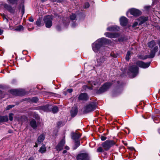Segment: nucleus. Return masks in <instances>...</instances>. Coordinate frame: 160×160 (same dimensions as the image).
<instances>
[{
    "mask_svg": "<svg viewBox=\"0 0 160 160\" xmlns=\"http://www.w3.org/2000/svg\"><path fill=\"white\" fill-rule=\"evenodd\" d=\"M100 138L102 141L105 140L107 139V138L106 137L102 136Z\"/></svg>",
    "mask_w": 160,
    "mask_h": 160,
    "instance_id": "58836bf2",
    "label": "nucleus"
},
{
    "mask_svg": "<svg viewBox=\"0 0 160 160\" xmlns=\"http://www.w3.org/2000/svg\"><path fill=\"white\" fill-rule=\"evenodd\" d=\"M150 62H144L142 61H138L137 62L136 64L138 66L141 68H146L150 66Z\"/></svg>",
    "mask_w": 160,
    "mask_h": 160,
    "instance_id": "0eeeda50",
    "label": "nucleus"
},
{
    "mask_svg": "<svg viewBox=\"0 0 160 160\" xmlns=\"http://www.w3.org/2000/svg\"><path fill=\"white\" fill-rule=\"evenodd\" d=\"M34 158L33 157H31L29 158L28 160H34Z\"/></svg>",
    "mask_w": 160,
    "mask_h": 160,
    "instance_id": "49530a36",
    "label": "nucleus"
},
{
    "mask_svg": "<svg viewBox=\"0 0 160 160\" xmlns=\"http://www.w3.org/2000/svg\"><path fill=\"white\" fill-rule=\"evenodd\" d=\"M13 114L12 113H10L9 114V119L10 120L12 121L13 120Z\"/></svg>",
    "mask_w": 160,
    "mask_h": 160,
    "instance_id": "72a5a7b5",
    "label": "nucleus"
},
{
    "mask_svg": "<svg viewBox=\"0 0 160 160\" xmlns=\"http://www.w3.org/2000/svg\"><path fill=\"white\" fill-rule=\"evenodd\" d=\"M72 27H74V26H75V25H74V24H72Z\"/></svg>",
    "mask_w": 160,
    "mask_h": 160,
    "instance_id": "864d4df0",
    "label": "nucleus"
},
{
    "mask_svg": "<svg viewBox=\"0 0 160 160\" xmlns=\"http://www.w3.org/2000/svg\"><path fill=\"white\" fill-rule=\"evenodd\" d=\"M110 82L106 83L101 87L97 92V93L100 94L106 91L111 86Z\"/></svg>",
    "mask_w": 160,
    "mask_h": 160,
    "instance_id": "39448f33",
    "label": "nucleus"
},
{
    "mask_svg": "<svg viewBox=\"0 0 160 160\" xmlns=\"http://www.w3.org/2000/svg\"><path fill=\"white\" fill-rule=\"evenodd\" d=\"M3 19L4 20H5L6 22H8V19L6 18V16L3 15L2 16Z\"/></svg>",
    "mask_w": 160,
    "mask_h": 160,
    "instance_id": "ea45409f",
    "label": "nucleus"
},
{
    "mask_svg": "<svg viewBox=\"0 0 160 160\" xmlns=\"http://www.w3.org/2000/svg\"><path fill=\"white\" fill-rule=\"evenodd\" d=\"M81 136V135L79 133H73L72 135V138L74 140H78Z\"/></svg>",
    "mask_w": 160,
    "mask_h": 160,
    "instance_id": "6ab92c4d",
    "label": "nucleus"
},
{
    "mask_svg": "<svg viewBox=\"0 0 160 160\" xmlns=\"http://www.w3.org/2000/svg\"><path fill=\"white\" fill-rule=\"evenodd\" d=\"M75 142V147L74 148V149H76L80 145V142L78 140H74Z\"/></svg>",
    "mask_w": 160,
    "mask_h": 160,
    "instance_id": "393cba45",
    "label": "nucleus"
},
{
    "mask_svg": "<svg viewBox=\"0 0 160 160\" xmlns=\"http://www.w3.org/2000/svg\"><path fill=\"white\" fill-rule=\"evenodd\" d=\"M138 68L134 65L130 67L129 68L130 71L135 75L134 77L138 73Z\"/></svg>",
    "mask_w": 160,
    "mask_h": 160,
    "instance_id": "9b49d317",
    "label": "nucleus"
},
{
    "mask_svg": "<svg viewBox=\"0 0 160 160\" xmlns=\"http://www.w3.org/2000/svg\"><path fill=\"white\" fill-rule=\"evenodd\" d=\"M131 53L129 51H128L126 57V59L127 61H128L130 59Z\"/></svg>",
    "mask_w": 160,
    "mask_h": 160,
    "instance_id": "bb28decb",
    "label": "nucleus"
},
{
    "mask_svg": "<svg viewBox=\"0 0 160 160\" xmlns=\"http://www.w3.org/2000/svg\"><path fill=\"white\" fill-rule=\"evenodd\" d=\"M88 156L86 153H81L78 154L77 157V160H87Z\"/></svg>",
    "mask_w": 160,
    "mask_h": 160,
    "instance_id": "6e6552de",
    "label": "nucleus"
},
{
    "mask_svg": "<svg viewBox=\"0 0 160 160\" xmlns=\"http://www.w3.org/2000/svg\"><path fill=\"white\" fill-rule=\"evenodd\" d=\"M65 142L64 139L62 140L56 146V150L59 151L62 149Z\"/></svg>",
    "mask_w": 160,
    "mask_h": 160,
    "instance_id": "1a4fd4ad",
    "label": "nucleus"
},
{
    "mask_svg": "<svg viewBox=\"0 0 160 160\" xmlns=\"http://www.w3.org/2000/svg\"><path fill=\"white\" fill-rule=\"evenodd\" d=\"M97 151L98 152H101L104 151L103 149L101 147L98 148L97 149Z\"/></svg>",
    "mask_w": 160,
    "mask_h": 160,
    "instance_id": "7c9ffc66",
    "label": "nucleus"
},
{
    "mask_svg": "<svg viewBox=\"0 0 160 160\" xmlns=\"http://www.w3.org/2000/svg\"><path fill=\"white\" fill-rule=\"evenodd\" d=\"M148 19V18L147 17H140L138 19V21L139 22V25H141L144 23Z\"/></svg>",
    "mask_w": 160,
    "mask_h": 160,
    "instance_id": "f3484780",
    "label": "nucleus"
},
{
    "mask_svg": "<svg viewBox=\"0 0 160 160\" xmlns=\"http://www.w3.org/2000/svg\"><path fill=\"white\" fill-rule=\"evenodd\" d=\"M52 2H60V1H59V0H58V1H57V0H50Z\"/></svg>",
    "mask_w": 160,
    "mask_h": 160,
    "instance_id": "c03bdc74",
    "label": "nucleus"
},
{
    "mask_svg": "<svg viewBox=\"0 0 160 160\" xmlns=\"http://www.w3.org/2000/svg\"><path fill=\"white\" fill-rule=\"evenodd\" d=\"M41 19L39 18L38 19L36 22V24L38 27H40L43 25V24L41 23Z\"/></svg>",
    "mask_w": 160,
    "mask_h": 160,
    "instance_id": "b1692460",
    "label": "nucleus"
},
{
    "mask_svg": "<svg viewBox=\"0 0 160 160\" xmlns=\"http://www.w3.org/2000/svg\"><path fill=\"white\" fill-rule=\"evenodd\" d=\"M11 93L13 94L14 95H16L17 94V90H12L11 91Z\"/></svg>",
    "mask_w": 160,
    "mask_h": 160,
    "instance_id": "e433bc0d",
    "label": "nucleus"
},
{
    "mask_svg": "<svg viewBox=\"0 0 160 160\" xmlns=\"http://www.w3.org/2000/svg\"><path fill=\"white\" fill-rule=\"evenodd\" d=\"M78 109L76 108H72L71 111V113L72 116L74 117L77 114Z\"/></svg>",
    "mask_w": 160,
    "mask_h": 160,
    "instance_id": "412c9836",
    "label": "nucleus"
},
{
    "mask_svg": "<svg viewBox=\"0 0 160 160\" xmlns=\"http://www.w3.org/2000/svg\"><path fill=\"white\" fill-rule=\"evenodd\" d=\"M65 148L66 149H67V150H69V147L68 146H65Z\"/></svg>",
    "mask_w": 160,
    "mask_h": 160,
    "instance_id": "3c124183",
    "label": "nucleus"
},
{
    "mask_svg": "<svg viewBox=\"0 0 160 160\" xmlns=\"http://www.w3.org/2000/svg\"><path fill=\"white\" fill-rule=\"evenodd\" d=\"M29 20L30 22H33L34 21L32 17L30 18Z\"/></svg>",
    "mask_w": 160,
    "mask_h": 160,
    "instance_id": "37998d69",
    "label": "nucleus"
},
{
    "mask_svg": "<svg viewBox=\"0 0 160 160\" xmlns=\"http://www.w3.org/2000/svg\"><path fill=\"white\" fill-rule=\"evenodd\" d=\"M138 24V23L137 22H135L132 25L133 27L136 26Z\"/></svg>",
    "mask_w": 160,
    "mask_h": 160,
    "instance_id": "a19ab883",
    "label": "nucleus"
},
{
    "mask_svg": "<svg viewBox=\"0 0 160 160\" xmlns=\"http://www.w3.org/2000/svg\"><path fill=\"white\" fill-rule=\"evenodd\" d=\"M67 92L69 93H71L72 92V89H69L67 90Z\"/></svg>",
    "mask_w": 160,
    "mask_h": 160,
    "instance_id": "79ce46f5",
    "label": "nucleus"
},
{
    "mask_svg": "<svg viewBox=\"0 0 160 160\" xmlns=\"http://www.w3.org/2000/svg\"><path fill=\"white\" fill-rule=\"evenodd\" d=\"M130 12L131 14L135 16H139L141 14V12L139 10L135 9H131Z\"/></svg>",
    "mask_w": 160,
    "mask_h": 160,
    "instance_id": "9d476101",
    "label": "nucleus"
},
{
    "mask_svg": "<svg viewBox=\"0 0 160 160\" xmlns=\"http://www.w3.org/2000/svg\"><path fill=\"white\" fill-rule=\"evenodd\" d=\"M14 105H8V106L7 107V108H6V110H8L9 109H10V108H12L13 107H14Z\"/></svg>",
    "mask_w": 160,
    "mask_h": 160,
    "instance_id": "f704fd0d",
    "label": "nucleus"
},
{
    "mask_svg": "<svg viewBox=\"0 0 160 160\" xmlns=\"http://www.w3.org/2000/svg\"><path fill=\"white\" fill-rule=\"evenodd\" d=\"M106 59L107 57L105 56H103L98 59L97 62L98 65L99 66L101 65Z\"/></svg>",
    "mask_w": 160,
    "mask_h": 160,
    "instance_id": "ddd939ff",
    "label": "nucleus"
},
{
    "mask_svg": "<svg viewBox=\"0 0 160 160\" xmlns=\"http://www.w3.org/2000/svg\"><path fill=\"white\" fill-rule=\"evenodd\" d=\"M106 42L105 38H101L97 40L92 45V48L93 50L96 52H98L100 49L103 48L102 46L105 44Z\"/></svg>",
    "mask_w": 160,
    "mask_h": 160,
    "instance_id": "f257e3e1",
    "label": "nucleus"
},
{
    "mask_svg": "<svg viewBox=\"0 0 160 160\" xmlns=\"http://www.w3.org/2000/svg\"><path fill=\"white\" fill-rule=\"evenodd\" d=\"M148 47L151 49L150 54L148 56L145 58H152L155 55V53L158 50V47L156 46V43L154 41H152L148 43Z\"/></svg>",
    "mask_w": 160,
    "mask_h": 160,
    "instance_id": "f03ea898",
    "label": "nucleus"
},
{
    "mask_svg": "<svg viewBox=\"0 0 160 160\" xmlns=\"http://www.w3.org/2000/svg\"><path fill=\"white\" fill-rule=\"evenodd\" d=\"M0 122H2V116H0Z\"/></svg>",
    "mask_w": 160,
    "mask_h": 160,
    "instance_id": "8fccbe9b",
    "label": "nucleus"
},
{
    "mask_svg": "<svg viewBox=\"0 0 160 160\" xmlns=\"http://www.w3.org/2000/svg\"><path fill=\"white\" fill-rule=\"evenodd\" d=\"M108 31H118L119 30V28L117 26H113L108 27L107 29Z\"/></svg>",
    "mask_w": 160,
    "mask_h": 160,
    "instance_id": "a211bd4d",
    "label": "nucleus"
},
{
    "mask_svg": "<svg viewBox=\"0 0 160 160\" xmlns=\"http://www.w3.org/2000/svg\"><path fill=\"white\" fill-rule=\"evenodd\" d=\"M18 0H8L11 3L13 4L17 2Z\"/></svg>",
    "mask_w": 160,
    "mask_h": 160,
    "instance_id": "2f4dec72",
    "label": "nucleus"
},
{
    "mask_svg": "<svg viewBox=\"0 0 160 160\" xmlns=\"http://www.w3.org/2000/svg\"><path fill=\"white\" fill-rule=\"evenodd\" d=\"M45 138V136L43 134L40 135L37 139V141L38 143H40L42 142Z\"/></svg>",
    "mask_w": 160,
    "mask_h": 160,
    "instance_id": "aec40b11",
    "label": "nucleus"
},
{
    "mask_svg": "<svg viewBox=\"0 0 160 160\" xmlns=\"http://www.w3.org/2000/svg\"><path fill=\"white\" fill-rule=\"evenodd\" d=\"M30 124L31 127L34 129L36 128L37 127L36 122L34 119L31 120L30 122Z\"/></svg>",
    "mask_w": 160,
    "mask_h": 160,
    "instance_id": "dca6fc26",
    "label": "nucleus"
},
{
    "mask_svg": "<svg viewBox=\"0 0 160 160\" xmlns=\"http://www.w3.org/2000/svg\"><path fill=\"white\" fill-rule=\"evenodd\" d=\"M91 88H89V89H91Z\"/></svg>",
    "mask_w": 160,
    "mask_h": 160,
    "instance_id": "13d9d810",
    "label": "nucleus"
},
{
    "mask_svg": "<svg viewBox=\"0 0 160 160\" xmlns=\"http://www.w3.org/2000/svg\"><path fill=\"white\" fill-rule=\"evenodd\" d=\"M53 18V17L50 15H47L44 17L43 20L46 28H49L52 26Z\"/></svg>",
    "mask_w": 160,
    "mask_h": 160,
    "instance_id": "7ed1b4c3",
    "label": "nucleus"
},
{
    "mask_svg": "<svg viewBox=\"0 0 160 160\" xmlns=\"http://www.w3.org/2000/svg\"><path fill=\"white\" fill-rule=\"evenodd\" d=\"M23 27L21 25H20L17 27L16 30L17 31H20L23 30Z\"/></svg>",
    "mask_w": 160,
    "mask_h": 160,
    "instance_id": "cd10ccee",
    "label": "nucleus"
},
{
    "mask_svg": "<svg viewBox=\"0 0 160 160\" xmlns=\"http://www.w3.org/2000/svg\"><path fill=\"white\" fill-rule=\"evenodd\" d=\"M105 35L107 37L111 38H116L119 36L118 33H111L109 32L105 33Z\"/></svg>",
    "mask_w": 160,
    "mask_h": 160,
    "instance_id": "f8f14e48",
    "label": "nucleus"
},
{
    "mask_svg": "<svg viewBox=\"0 0 160 160\" xmlns=\"http://www.w3.org/2000/svg\"><path fill=\"white\" fill-rule=\"evenodd\" d=\"M38 144H39L38 143V142H37V141L35 143V145L34 146V147H37L38 146Z\"/></svg>",
    "mask_w": 160,
    "mask_h": 160,
    "instance_id": "de8ad7c7",
    "label": "nucleus"
},
{
    "mask_svg": "<svg viewBox=\"0 0 160 160\" xmlns=\"http://www.w3.org/2000/svg\"><path fill=\"white\" fill-rule=\"evenodd\" d=\"M158 132L160 133V129H159L158 130Z\"/></svg>",
    "mask_w": 160,
    "mask_h": 160,
    "instance_id": "5fc2aeb1",
    "label": "nucleus"
},
{
    "mask_svg": "<svg viewBox=\"0 0 160 160\" xmlns=\"http://www.w3.org/2000/svg\"><path fill=\"white\" fill-rule=\"evenodd\" d=\"M46 151V147H45V145H43L39 149V151L41 153H44Z\"/></svg>",
    "mask_w": 160,
    "mask_h": 160,
    "instance_id": "5701e85b",
    "label": "nucleus"
},
{
    "mask_svg": "<svg viewBox=\"0 0 160 160\" xmlns=\"http://www.w3.org/2000/svg\"><path fill=\"white\" fill-rule=\"evenodd\" d=\"M89 7V4L88 2L85 3L84 5V8H88Z\"/></svg>",
    "mask_w": 160,
    "mask_h": 160,
    "instance_id": "c9c22d12",
    "label": "nucleus"
},
{
    "mask_svg": "<svg viewBox=\"0 0 160 160\" xmlns=\"http://www.w3.org/2000/svg\"><path fill=\"white\" fill-rule=\"evenodd\" d=\"M89 98L87 94L85 93H82L80 94L78 99L82 100H87Z\"/></svg>",
    "mask_w": 160,
    "mask_h": 160,
    "instance_id": "4468645a",
    "label": "nucleus"
},
{
    "mask_svg": "<svg viewBox=\"0 0 160 160\" xmlns=\"http://www.w3.org/2000/svg\"><path fill=\"white\" fill-rule=\"evenodd\" d=\"M76 18V15L75 14H72L70 16V19L72 20H74Z\"/></svg>",
    "mask_w": 160,
    "mask_h": 160,
    "instance_id": "473e14b6",
    "label": "nucleus"
},
{
    "mask_svg": "<svg viewBox=\"0 0 160 160\" xmlns=\"http://www.w3.org/2000/svg\"><path fill=\"white\" fill-rule=\"evenodd\" d=\"M58 111V108L57 107L55 106L54 107L52 108V111L54 113L57 112Z\"/></svg>",
    "mask_w": 160,
    "mask_h": 160,
    "instance_id": "a878e982",
    "label": "nucleus"
},
{
    "mask_svg": "<svg viewBox=\"0 0 160 160\" xmlns=\"http://www.w3.org/2000/svg\"><path fill=\"white\" fill-rule=\"evenodd\" d=\"M48 108H47L46 109H45V110L46 111H47V110H48Z\"/></svg>",
    "mask_w": 160,
    "mask_h": 160,
    "instance_id": "6e6d98bb",
    "label": "nucleus"
},
{
    "mask_svg": "<svg viewBox=\"0 0 160 160\" xmlns=\"http://www.w3.org/2000/svg\"><path fill=\"white\" fill-rule=\"evenodd\" d=\"M129 148L130 150L132 151L135 150L134 148L133 147H130Z\"/></svg>",
    "mask_w": 160,
    "mask_h": 160,
    "instance_id": "a18cd8bd",
    "label": "nucleus"
},
{
    "mask_svg": "<svg viewBox=\"0 0 160 160\" xmlns=\"http://www.w3.org/2000/svg\"><path fill=\"white\" fill-rule=\"evenodd\" d=\"M3 31L2 30L0 29V35H1Z\"/></svg>",
    "mask_w": 160,
    "mask_h": 160,
    "instance_id": "09e8293b",
    "label": "nucleus"
},
{
    "mask_svg": "<svg viewBox=\"0 0 160 160\" xmlns=\"http://www.w3.org/2000/svg\"><path fill=\"white\" fill-rule=\"evenodd\" d=\"M115 144V142L112 140H107L102 144V147L104 150H108L111 147Z\"/></svg>",
    "mask_w": 160,
    "mask_h": 160,
    "instance_id": "20e7f679",
    "label": "nucleus"
},
{
    "mask_svg": "<svg viewBox=\"0 0 160 160\" xmlns=\"http://www.w3.org/2000/svg\"><path fill=\"white\" fill-rule=\"evenodd\" d=\"M67 151L66 150H64L63 152V153H65Z\"/></svg>",
    "mask_w": 160,
    "mask_h": 160,
    "instance_id": "603ef678",
    "label": "nucleus"
},
{
    "mask_svg": "<svg viewBox=\"0 0 160 160\" xmlns=\"http://www.w3.org/2000/svg\"><path fill=\"white\" fill-rule=\"evenodd\" d=\"M8 120V119L7 116H2V122H7Z\"/></svg>",
    "mask_w": 160,
    "mask_h": 160,
    "instance_id": "c756f323",
    "label": "nucleus"
},
{
    "mask_svg": "<svg viewBox=\"0 0 160 160\" xmlns=\"http://www.w3.org/2000/svg\"><path fill=\"white\" fill-rule=\"evenodd\" d=\"M95 106L93 104H89L87 106L83 109V112L85 113H87L94 110Z\"/></svg>",
    "mask_w": 160,
    "mask_h": 160,
    "instance_id": "423d86ee",
    "label": "nucleus"
},
{
    "mask_svg": "<svg viewBox=\"0 0 160 160\" xmlns=\"http://www.w3.org/2000/svg\"><path fill=\"white\" fill-rule=\"evenodd\" d=\"M89 83H90V84L92 86L93 85H96L97 84H98V83L96 82H95L94 81H90Z\"/></svg>",
    "mask_w": 160,
    "mask_h": 160,
    "instance_id": "c85d7f7f",
    "label": "nucleus"
},
{
    "mask_svg": "<svg viewBox=\"0 0 160 160\" xmlns=\"http://www.w3.org/2000/svg\"><path fill=\"white\" fill-rule=\"evenodd\" d=\"M38 100V99L37 98H32V101L34 102H37Z\"/></svg>",
    "mask_w": 160,
    "mask_h": 160,
    "instance_id": "4c0bfd02",
    "label": "nucleus"
},
{
    "mask_svg": "<svg viewBox=\"0 0 160 160\" xmlns=\"http://www.w3.org/2000/svg\"><path fill=\"white\" fill-rule=\"evenodd\" d=\"M4 7L5 8L8 10L11 13H13L14 11L12 8L11 7L7 4H5L4 5Z\"/></svg>",
    "mask_w": 160,
    "mask_h": 160,
    "instance_id": "4be33fe9",
    "label": "nucleus"
},
{
    "mask_svg": "<svg viewBox=\"0 0 160 160\" xmlns=\"http://www.w3.org/2000/svg\"><path fill=\"white\" fill-rule=\"evenodd\" d=\"M57 29H58V30H59V28H58V27H57Z\"/></svg>",
    "mask_w": 160,
    "mask_h": 160,
    "instance_id": "4d7b16f0",
    "label": "nucleus"
},
{
    "mask_svg": "<svg viewBox=\"0 0 160 160\" xmlns=\"http://www.w3.org/2000/svg\"><path fill=\"white\" fill-rule=\"evenodd\" d=\"M120 22L121 25L125 26L128 23L127 19L125 17H122L120 19Z\"/></svg>",
    "mask_w": 160,
    "mask_h": 160,
    "instance_id": "2eb2a0df",
    "label": "nucleus"
}]
</instances>
